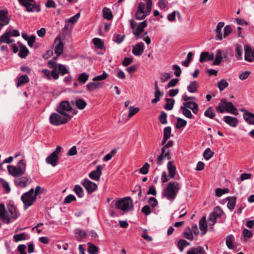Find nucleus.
<instances>
[{
	"instance_id": "f257e3e1",
	"label": "nucleus",
	"mask_w": 254,
	"mask_h": 254,
	"mask_svg": "<svg viewBox=\"0 0 254 254\" xmlns=\"http://www.w3.org/2000/svg\"><path fill=\"white\" fill-rule=\"evenodd\" d=\"M217 112L223 113L225 112L233 114L236 116L239 114L237 109L235 108L233 103L231 102H227L226 99L221 100V102L216 107Z\"/></svg>"
},
{
	"instance_id": "f03ea898",
	"label": "nucleus",
	"mask_w": 254,
	"mask_h": 254,
	"mask_svg": "<svg viewBox=\"0 0 254 254\" xmlns=\"http://www.w3.org/2000/svg\"><path fill=\"white\" fill-rule=\"evenodd\" d=\"M179 190V184L177 182H170L163 191V195L168 199H174Z\"/></svg>"
},
{
	"instance_id": "7ed1b4c3",
	"label": "nucleus",
	"mask_w": 254,
	"mask_h": 254,
	"mask_svg": "<svg viewBox=\"0 0 254 254\" xmlns=\"http://www.w3.org/2000/svg\"><path fill=\"white\" fill-rule=\"evenodd\" d=\"M8 171L11 176L14 177L22 176L26 171V164L24 160H20L16 166H7Z\"/></svg>"
},
{
	"instance_id": "20e7f679",
	"label": "nucleus",
	"mask_w": 254,
	"mask_h": 254,
	"mask_svg": "<svg viewBox=\"0 0 254 254\" xmlns=\"http://www.w3.org/2000/svg\"><path fill=\"white\" fill-rule=\"evenodd\" d=\"M36 199V197L35 195H34V189L33 188L24 193L21 197V200L24 204V209L26 210L31 206Z\"/></svg>"
},
{
	"instance_id": "39448f33",
	"label": "nucleus",
	"mask_w": 254,
	"mask_h": 254,
	"mask_svg": "<svg viewBox=\"0 0 254 254\" xmlns=\"http://www.w3.org/2000/svg\"><path fill=\"white\" fill-rule=\"evenodd\" d=\"M71 119L60 113H53L50 117V122L54 126H60L66 123Z\"/></svg>"
},
{
	"instance_id": "423d86ee",
	"label": "nucleus",
	"mask_w": 254,
	"mask_h": 254,
	"mask_svg": "<svg viewBox=\"0 0 254 254\" xmlns=\"http://www.w3.org/2000/svg\"><path fill=\"white\" fill-rule=\"evenodd\" d=\"M61 150V146L60 145L57 146L56 150L51 153L46 158L45 161L46 163L51 165L53 167L57 166L59 163V155L60 153Z\"/></svg>"
},
{
	"instance_id": "0eeeda50",
	"label": "nucleus",
	"mask_w": 254,
	"mask_h": 254,
	"mask_svg": "<svg viewBox=\"0 0 254 254\" xmlns=\"http://www.w3.org/2000/svg\"><path fill=\"white\" fill-rule=\"evenodd\" d=\"M117 208L123 211H129L133 208L132 200L130 197L122 198L116 203Z\"/></svg>"
},
{
	"instance_id": "6e6552de",
	"label": "nucleus",
	"mask_w": 254,
	"mask_h": 254,
	"mask_svg": "<svg viewBox=\"0 0 254 254\" xmlns=\"http://www.w3.org/2000/svg\"><path fill=\"white\" fill-rule=\"evenodd\" d=\"M19 3L26 7L28 12H39L41 8L39 5H36L34 0H18Z\"/></svg>"
},
{
	"instance_id": "1a4fd4ad",
	"label": "nucleus",
	"mask_w": 254,
	"mask_h": 254,
	"mask_svg": "<svg viewBox=\"0 0 254 254\" xmlns=\"http://www.w3.org/2000/svg\"><path fill=\"white\" fill-rule=\"evenodd\" d=\"M131 28L132 29L133 34L137 37L143 32V29L146 27V21H143L138 23V25L134 21L133 19L129 20Z\"/></svg>"
},
{
	"instance_id": "9d476101",
	"label": "nucleus",
	"mask_w": 254,
	"mask_h": 254,
	"mask_svg": "<svg viewBox=\"0 0 254 254\" xmlns=\"http://www.w3.org/2000/svg\"><path fill=\"white\" fill-rule=\"evenodd\" d=\"M71 110L72 107L69 102L67 101H64L57 107V111L60 114L67 116L69 117V119H71L72 116L67 113V112L70 111Z\"/></svg>"
},
{
	"instance_id": "9b49d317",
	"label": "nucleus",
	"mask_w": 254,
	"mask_h": 254,
	"mask_svg": "<svg viewBox=\"0 0 254 254\" xmlns=\"http://www.w3.org/2000/svg\"><path fill=\"white\" fill-rule=\"evenodd\" d=\"M11 19V15L7 9L0 10V30L4 26L9 23Z\"/></svg>"
},
{
	"instance_id": "f8f14e48",
	"label": "nucleus",
	"mask_w": 254,
	"mask_h": 254,
	"mask_svg": "<svg viewBox=\"0 0 254 254\" xmlns=\"http://www.w3.org/2000/svg\"><path fill=\"white\" fill-rule=\"evenodd\" d=\"M81 184L85 188L89 194H91L97 190V185L96 183L85 178L81 182Z\"/></svg>"
},
{
	"instance_id": "ddd939ff",
	"label": "nucleus",
	"mask_w": 254,
	"mask_h": 254,
	"mask_svg": "<svg viewBox=\"0 0 254 254\" xmlns=\"http://www.w3.org/2000/svg\"><path fill=\"white\" fill-rule=\"evenodd\" d=\"M223 213V211L220 209V207L216 206L214 208L213 211L210 214L208 220L210 221V225H214L217 218L220 217Z\"/></svg>"
},
{
	"instance_id": "4468645a",
	"label": "nucleus",
	"mask_w": 254,
	"mask_h": 254,
	"mask_svg": "<svg viewBox=\"0 0 254 254\" xmlns=\"http://www.w3.org/2000/svg\"><path fill=\"white\" fill-rule=\"evenodd\" d=\"M174 144L173 140H169L162 149L161 154L160 155V162L163 159L168 160L170 159V150L169 147H172Z\"/></svg>"
},
{
	"instance_id": "2eb2a0df",
	"label": "nucleus",
	"mask_w": 254,
	"mask_h": 254,
	"mask_svg": "<svg viewBox=\"0 0 254 254\" xmlns=\"http://www.w3.org/2000/svg\"><path fill=\"white\" fill-rule=\"evenodd\" d=\"M245 60L249 62H254V49L248 45H244Z\"/></svg>"
},
{
	"instance_id": "dca6fc26",
	"label": "nucleus",
	"mask_w": 254,
	"mask_h": 254,
	"mask_svg": "<svg viewBox=\"0 0 254 254\" xmlns=\"http://www.w3.org/2000/svg\"><path fill=\"white\" fill-rule=\"evenodd\" d=\"M145 7V3L144 2H141L138 4V9L135 13V17L137 19L141 20L146 17L147 13L144 11Z\"/></svg>"
},
{
	"instance_id": "f3484780",
	"label": "nucleus",
	"mask_w": 254,
	"mask_h": 254,
	"mask_svg": "<svg viewBox=\"0 0 254 254\" xmlns=\"http://www.w3.org/2000/svg\"><path fill=\"white\" fill-rule=\"evenodd\" d=\"M0 221L2 222L6 221L7 224H9L10 222V216L5 209L4 205L3 204H0Z\"/></svg>"
},
{
	"instance_id": "a211bd4d",
	"label": "nucleus",
	"mask_w": 254,
	"mask_h": 254,
	"mask_svg": "<svg viewBox=\"0 0 254 254\" xmlns=\"http://www.w3.org/2000/svg\"><path fill=\"white\" fill-rule=\"evenodd\" d=\"M102 170L103 167L102 166L100 165H98L95 170H93L89 174V177L92 180L99 181L102 175Z\"/></svg>"
},
{
	"instance_id": "6ab92c4d",
	"label": "nucleus",
	"mask_w": 254,
	"mask_h": 254,
	"mask_svg": "<svg viewBox=\"0 0 254 254\" xmlns=\"http://www.w3.org/2000/svg\"><path fill=\"white\" fill-rule=\"evenodd\" d=\"M55 43L56 44L55 47V53L58 56H59L63 53L64 44L59 37L56 38Z\"/></svg>"
},
{
	"instance_id": "aec40b11",
	"label": "nucleus",
	"mask_w": 254,
	"mask_h": 254,
	"mask_svg": "<svg viewBox=\"0 0 254 254\" xmlns=\"http://www.w3.org/2000/svg\"><path fill=\"white\" fill-rule=\"evenodd\" d=\"M183 106L187 109H190L192 110V112L196 115L198 112V105L194 102L193 101H188L187 102H184L183 104Z\"/></svg>"
},
{
	"instance_id": "412c9836",
	"label": "nucleus",
	"mask_w": 254,
	"mask_h": 254,
	"mask_svg": "<svg viewBox=\"0 0 254 254\" xmlns=\"http://www.w3.org/2000/svg\"><path fill=\"white\" fill-rule=\"evenodd\" d=\"M8 212L11 214L10 219H16L20 215L19 211L16 207L12 204H9L7 206Z\"/></svg>"
},
{
	"instance_id": "4be33fe9",
	"label": "nucleus",
	"mask_w": 254,
	"mask_h": 254,
	"mask_svg": "<svg viewBox=\"0 0 254 254\" xmlns=\"http://www.w3.org/2000/svg\"><path fill=\"white\" fill-rule=\"evenodd\" d=\"M28 178L27 177H22L18 178L14 180V184L16 187L19 188H25L27 186Z\"/></svg>"
},
{
	"instance_id": "5701e85b",
	"label": "nucleus",
	"mask_w": 254,
	"mask_h": 254,
	"mask_svg": "<svg viewBox=\"0 0 254 254\" xmlns=\"http://www.w3.org/2000/svg\"><path fill=\"white\" fill-rule=\"evenodd\" d=\"M242 111L245 112L243 117L246 122L249 125H254V114L245 109H242Z\"/></svg>"
},
{
	"instance_id": "b1692460",
	"label": "nucleus",
	"mask_w": 254,
	"mask_h": 254,
	"mask_svg": "<svg viewBox=\"0 0 254 254\" xmlns=\"http://www.w3.org/2000/svg\"><path fill=\"white\" fill-rule=\"evenodd\" d=\"M223 120L227 124L233 127H236L239 122L237 118L229 116H225Z\"/></svg>"
},
{
	"instance_id": "393cba45",
	"label": "nucleus",
	"mask_w": 254,
	"mask_h": 254,
	"mask_svg": "<svg viewBox=\"0 0 254 254\" xmlns=\"http://www.w3.org/2000/svg\"><path fill=\"white\" fill-rule=\"evenodd\" d=\"M144 44L143 43H138L133 47L132 49V53L136 56H140L144 51Z\"/></svg>"
},
{
	"instance_id": "a878e982",
	"label": "nucleus",
	"mask_w": 254,
	"mask_h": 254,
	"mask_svg": "<svg viewBox=\"0 0 254 254\" xmlns=\"http://www.w3.org/2000/svg\"><path fill=\"white\" fill-rule=\"evenodd\" d=\"M17 44L19 45L18 56L21 58H25L29 53L28 49L26 46L23 45L21 42H18Z\"/></svg>"
},
{
	"instance_id": "bb28decb",
	"label": "nucleus",
	"mask_w": 254,
	"mask_h": 254,
	"mask_svg": "<svg viewBox=\"0 0 254 254\" xmlns=\"http://www.w3.org/2000/svg\"><path fill=\"white\" fill-rule=\"evenodd\" d=\"M214 56L213 54L209 55L207 52H204L201 53L200 56L199 62L200 63H203L206 61H209L213 60Z\"/></svg>"
},
{
	"instance_id": "cd10ccee",
	"label": "nucleus",
	"mask_w": 254,
	"mask_h": 254,
	"mask_svg": "<svg viewBox=\"0 0 254 254\" xmlns=\"http://www.w3.org/2000/svg\"><path fill=\"white\" fill-rule=\"evenodd\" d=\"M171 133V128L170 127H167L163 130V138L162 144H165L167 140L170 138Z\"/></svg>"
},
{
	"instance_id": "c85d7f7f",
	"label": "nucleus",
	"mask_w": 254,
	"mask_h": 254,
	"mask_svg": "<svg viewBox=\"0 0 254 254\" xmlns=\"http://www.w3.org/2000/svg\"><path fill=\"white\" fill-rule=\"evenodd\" d=\"M199 226L200 230L203 232L202 235H204L206 234L207 229V225L206 222V217L205 216H203L201 219L199 220Z\"/></svg>"
},
{
	"instance_id": "c756f323",
	"label": "nucleus",
	"mask_w": 254,
	"mask_h": 254,
	"mask_svg": "<svg viewBox=\"0 0 254 254\" xmlns=\"http://www.w3.org/2000/svg\"><path fill=\"white\" fill-rule=\"evenodd\" d=\"M236 196H229L226 198L228 201L227 205L229 209L233 210L234 209L236 203Z\"/></svg>"
},
{
	"instance_id": "7c9ffc66",
	"label": "nucleus",
	"mask_w": 254,
	"mask_h": 254,
	"mask_svg": "<svg viewBox=\"0 0 254 254\" xmlns=\"http://www.w3.org/2000/svg\"><path fill=\"white\" fill-rule=\"evenodd\" d=\"M205 253L204 249L201 246L192 248L187 252V254H204Z\"/></svg>"
},
{
	"instance_id": "2f4dec72",
	"label": "nucleus",
	"mask_w": 254,
	"mask_h": 254,
	"mask_svg": "<svg viewBox=\"0 0 254 254\" xmlns=\"http://www.w3.org/2000/svg\"><path fill=\"white\" fill-rule=\"evenodd\" d=\"M167 168L169 172V176L170 178H173L176 174V167L172 165L171 161H169L167 164Z\"/></svg>"
},
{
	"instance_id": "473e14b6",
	"label": "nucleus",
	"mask_w": 254,
	"mask_h": 254,
	"mask_svg": "<svg viewBox=\"0 0 254 254\" xmlns=\"http://www.w3.org/2000/svg\"><path fill=\"white\" fill-rule=\"evenodd\" d=\"M9 34L8 33L7 30L1 36H0V42L1 43H5L7 44H10L12 43L14 40L9 38Z\"/></svg>"
},
{
	"instance_id": "72a5a7b5",
	"label": "nucleus",
	"mask_w": 254,
	"mask_h": 254,
	"mask_svg": "<svg viewBox=\"0 0 254 254\" xmlns=\"http://www.w3.org/2000/svg\"><path fill=\"white\" fill-rule=\"evenodd\" d=\"M89 74L86 72L79 74L77 77V81L81 84H84L88 80Z\"/></svg>"
},
{
	"instance_id": "f704fd0d",
	"label": "nucleus",
	"mask_w": 254,
	"mask_h": 254,
	"mask_svg": "<svg viewBox=\"0 0 254 254\" xmlns=\"http://www.w3.org/2000/svg\"><path fill=\"white\" fill-rule=\"evenodd\" d=\"M29 78L27 75H22L18 78V81L16 84V87L18 88L21 84L29 82Z\"/></svg>"
},
{
	"instance_id": "c9c22d12",
	"label": "nucleus",
	"mask_w": 254,
	"mask_h": 254,
	"mask_svg": "<svg viewBox=\"0 0 254 254\" xmlns=\"http://www.w3.org/2000/svg\"><path fill=\"white\" fill-rule=\"evenodd\" d=\"M235 241L234 237L232 235H228L226 238V244L229 249H233L234 248V242Z\"/></svg>"
},
{
	"instance_id": "e433bc0d",
	"label": "nucleus",
	"mask_w": 254,
	"mask_h": 254,
	"mask_svg": "<svg viewBox=\"0 0 254 254\" xmlns=\"http://www.w3.org/2000/svg\"><path fill=\"white\" fill-rule=\"evenodd\" d=\"M101 85V83L91 82L87 84L86 88L89 91H92L95 89L99 88Z\"/></svg>"
},
{
	"instance_id": "4c0bfd02",
	"label": "nucleus",
	"mask_w": 254,
	"mask_h": 254,
	"mask_svg": "<svg viewBox=\"0 0 254 254\" xmlns=\"http://www.w3.org/2000/svg\"><path fill=\"white\" fill-rule=\"evenodd\" d=\"M198 87V84L196 81H192L187 87L188 90L190 93H195L197 92Z\"/></svg>"
},
{
	"instance_id": "58836bf2",
	"label": "nucleus",
	"mask_w": 254,
	"mask_h": 254,
	"mask_svg": "<svg viewBox=\"0 0 254 254\" xmlns=\"http://www.w3.org/2000/svg\"><path fill=\"white\" fill-rule=\"evenodd\" d=\"M224 26V23L223 22H220L218 23L216 27L217 37L220 41L223 39V34L221 32V29Z\"/></svg>"
},
{
	"instance_id": "ea45409f",
	"label": "nucleus",
	"mask_w": 254,
	"mask_h": 254,
	"mask_svg": "<svg viewBox=\"0 0 254 254\" xmlns=\"http://www.w3.org/2000/svg\"><path fill=\"white\" fill-rule=\"evenodd\" d=\"M204 116L211 119H213L215 116V113L212 107L208 108L204 113Z\"/></svg>"
},
{
	"instance_id": "a19ab883",
	"label": "nucleus",
	"mask_w": 254,
	"mask_h": 254,
	"mask_svg": "<svg viewBox=\"0 0 254 254\" xmlns=\"http://www.w3.org/2000/svg\"><path fill=\"white\" fill-rule=\"evenodd\" d=\"M73 191L80 198L83 197L84 195L83 189L79 185H76L74 186Z\"/></svg>"
},
{
	"instance_id": "79ce46f5",
	"label": "nucleus",
	"mask_w": 254,
	"mask_h": 254,
	"mask_svg": "<svg viewBox=\"0 0 254 254\" xmlns=\"http://www.w3.org/2000/svg\"><path fill=\"white\" fill-rule=\"evenodd\" d=\"M75 234L76 235V238L78 241H80L87 235V234L85 231L81 230L79 229H76L75 230Z\"/></svg>"
},
{
	"instance_id": "37998d69",
	"label": "nucleus",
	"mask_w": 254,
	"mask_h": 254,
	"mask_svg": "<svg viewBox=\"0 0 254 254\" xmlns=\"http://www.w3.org/2000/svg\"><path fill=\"white\" fill-rule=\"evenodd\" d=\"M166 103L164 106V108L167 110H171L173 108L175 104V100L172 98H166Z\"/></svg>"
},
{
	"instance_id": "c03bdc74",
	"label": "nucleus",
	"mask_w": 254,
	"mask_h": 254,
	"mask_svg": "<svg viewBox=\"0 0 254 254\" xmlns=\"http://www.w3.org/2000/svg\"><path fill=\"white\" fill-rule=\"evenodd\" d=\"M103 17L105 19L111 20L113 18L112 13L110 9L104 7L103 9Z\"/></svg>"
},
{
	"instance_id": "a18cd8bd",
	"label": "nucleus",
	"mask_w": 254,
	"mask_h": 254,
	"mask_svg": "<svg viewBox=\"0 0 254 254\" xmlns=\"http://www.w3.org/2000/svg\"><path fill=\"white\" fill-rule=\"evenodd\" d=\"M76 107L79 110H83L86 107V103L81 99H78L75 101Z\"/></svg>"
},
{
	"instance_id": "49530a36",
	"label": "nucleus",
	"mask_w": 254,
	"mask_h": 254,
	"mask_svg": "<svg viewBox=\"0 0 254 254\" xmlns=\"http://www.w3.org/2000/svg\"><path fill=\"white\" fill-rule=\"evenodd\" d=\"M87 245H88L87 251L89 254H97L98 249L97 246L92 244L91 243H88Z\"/></svg>"
},
{
	"instance_id": "de8ad7c7",
	"label": "nucleus",
	"mask_w": 254,
	"mask_h": 254,
	"mask_svg": "<svg viewBox=\"0 0 254 254\" xmlns=\"http://www.w3.org/2000/svg\"><path fill=\"white\" fill-rule=\"evenodd\" d=\"M190 243L184 239H180L178 242V247L181 252H183L185 247L188 246Z\"/></svg>"
},
{
	"instance_id": "09e8293b",
	"label": "nucleus",
	"mask_w": 254,
	"mask_h": 254,
	"mask_svg": "<svg viewBox=\"0 0 254 254\" xmlns=\"http://www.w3.org/2000/svg\"><path fill=\"white\" fill-rule=\"evenodd\" d=\"M183 236L185 238L189 240L190 241H192L193 240V235L190 231V228L187 227L184 232L183 233Z\"/></svg>"
},
{
	"instance_id": "8fccbe9b",
	"label": "nucleus",
	"mask_w": 254,
	"mask_h": 254,
	"mask_svg": "<svg viewBox=\"0 0 254 254\" xmlns=\"http://www.w3.org/2000/svg\"><path fill=\"white\" fill-rule=\"evenodd\" d=\"M222 58L223 57L222 56L221 51L219 50L216 53V58L215 61L213 63V64L215 65L219 64L221 62Z\"/></svg>"
},
{
	"instance_id": "3c124183",
	"label": "nucleus",
	"mask_w": 254,
	"mask_h": 254,
	"mask_svg": "<svg viewBox=\"0 0 254 254\" xmlns=\"http://www.w3.org/2000/svg\"><path fill=\"white\" fill-rule=\"evenodd\" d=\"M95 46L98 49H103L104 48V43L101 39L98 38H94L93 40Z\"/></svg>"
},
{
	"instance_id": "603ef678",
	"label": "nucleus",
	"mask_w": 254,
	"mask_h": 254,
	"mask_svg": "<svg viewBox=\"0 0 254 254\" xmlns=\"http://www.w3.org/2000/svg\"><path fill=\"white\" fill-rule=\"evenodd\" d=\"M180 110L182 112V114L187 118H188L189 119L192 118V114L190 110H189L188 109H187V108L183 106L181 107Z\"/></svg>"
},
{
	"instance_id": "864d4df0",
	"label": "nucleus",
	"mask_w": 254,
	"mask_h": 254,
	"mask_svg": "<svg viewBox=\"0 0 254 254\" xmlns=\"http://www.w3.org/2000/svg\"><path fill=\"white\" fill-rule=\"evenodd\" d=\"M13 239L15 242H17L26 239V234L25 233L16 234L13 236Z\"/></svg>"
},
{
	"instance_id": "5fc2aeb1",
	"label": "nucleus",
	"mask_w": 254,
	"mask_h": 254,
	"mask_svg": "<svg viewBox=\"0 0 254 254\" xmlns=\"http://www.w3.org/2000/svg\"><path fill=\"white\" fill-rule=\"evenodd\" d=\"M125 35H121L119 34H115L113 37V40L118 44H121L124 40Z\"/></svg>"
},
{
	"instance_id": "6e6d98bb",
	"label": "nucleus",
	"mask_w": 254,
	"mask_h": 254,
	"mask_svg": "<svg viewBox=\"0 0 254 254\" xmlns=\"http://www.w3.org/2000/svg\"><path fill=\"white\" fill-rule=\"evenodd\" d=\"M108 76V74L104 71L102 74L95 76L92 80L94 81H102L106 79Z\"/></svg>"
},
{
	"instance_id": "4d7b16f0",
	"label": "nucleus",
	"mask_w": 254,
	"mask_h": 254,
	"mask_svg": "<svg viewBox=\"0 0 254 254\" xmlns=\"http://www.w3.org/2000/svg\"><path fill=\"white\" fill-rule=\"evenodd\" d=\"M229 191V190L228 188L222 189L220 188H217L215 190V195L217 197L221 196L223 194L228 193Z\"/></svg>"
},
{
	"instance_id": "13d9d810",
	"label": "nucleus",
	"mask_w": 254,
	"mask_h": 254,
	"mask_svg": "<svg viewBox=\"0 0 254 254\" xmlns=\"http://www.w3.org/2000/svg\"><path fill=\"white\" fill-rule=\"evenodd\" d=\"M58 68L60 74L62 75L69 73L68 70L66 68L65 66L63 64H58Z\"/></svg>"
},
{
	"instance_id": "bf43d9fd",
	"label": "nucleus",
	"mask_w": 254,
	"mask_h": 254,
	"mask_svg": "<svg viewBox=\"0 0 254 254\" xmlns=\"http://www.w3.org/2000/svg\"><path fill=\"white\" fill-rule=\"evenodd\" d=\"M228 86V82L226 80H225L224 79H221L218 83V88L219 89V90L220 91H223Z\"/></svg>"
},
{
	"instance_id": "052dcab7",
	"label": "nucleus",
	"mask_w": 254,
	"mask_h": 254,
	"mask_svg": "<svg viewBox=\"0 0 254 254\" xmlns=\"http://www.w3.org/2000/svg\"><path fill=\"white\" fill-rule=\"evenodd\" d=\"M236 57L239 60L242 59L243 49L240 44H237L236 46Z\"/></svg>"
},
{
	"instance_id": "680f3d73",
	"label": "nucleus",
	"mask_w": 254,
	"mask_h": 254,
	"mask_svg": "<svg viewBox=\"0 0 254 254\" xmlns=\"http://www.w3.org/2000/svg\"><path fill=\"white\" fill-rule=\"evenodd\" d=\"M155 98L151 101L153 104L156 103L159 101V88L158 87V83L157 81L155 82Z\"/></svg>"
},
{
	"instance_id": "e2e57ef3",
	"label": "nucleus",
	"mask_w": 254,
	"mask_h": 254,
	"mask_svg": "<svg viewBox=\"0 0 254 254\" xmlns=\"http://www.w3.org/2000/svg\"><path fill=\"white\" fill-rule=\"evenodd\" d=\"M150 165L148 162H146L139 169V172L143 175H146L148 173Z\"/></svg>"
},
{
	"instance_id": "0e129e2a",
	"label": "nucleus",
	"mask_w": 254,
	"mask_h": 254,
	"mask_svg": "<svg viewBox=\"0 0 254 254\" xmlns=\"http://www.w3.org/2000/svg\"><path fill=\"white\" fill-rule=\"evenodd\" d=\"M129 112L128 117L130 118L136 114L139 111V109L138 107H133L132 106H130L128 108Z\"/></svg>"
},
{
	"instance_id": "69168bd1",
	"label": "nucleus",
	"mask_w": 254,
	"mask_h": 254,
	"mask_svg": "<svg viewBox=\"0 0 254 254\" xmlns=\"http://www.w3.org/2000/svg\"><path fill=\"white\" fill-rule=\"evenodd\" d=\"M187 121L184 119L178 118L177 119V123L176 126L177 128H180L182 127H185L187 125Z\"/></svg>"
},
{
	"instance_id": "338daca9",
	"label": "nucleus",
	"mask_w": 254,
	"mask_h": 254,
	"mask_svg": "<svg viewBox=\"0 0 254 254\" xmlns=\"http://www.w3.org/2000/svg\"><path fill=\"white\" fill-rule=\"evenodd\" d=\"M213 154L214 153L211 151V150L208 148L204 151L203 153V157L205 159L208 160L213 156Z\"/></svg>"
},
{
	"instance_id": "774afa93",
	"label": "nucleus",
	"mask_w": 254,
	"mask_h": 254,
	"mask_svg": "<svg viewBox=\"0 0 254 254\" xmlns=\"http://www.w3.org/2000/svg\"><path fill=\"white\" fill-rule=\"evenodd\" d=\"M243 236L245 240L247 241L248 239L252 237L253 234L251 230L247 229H244L243 232Z\"/></svg>"
}]
</instances>
